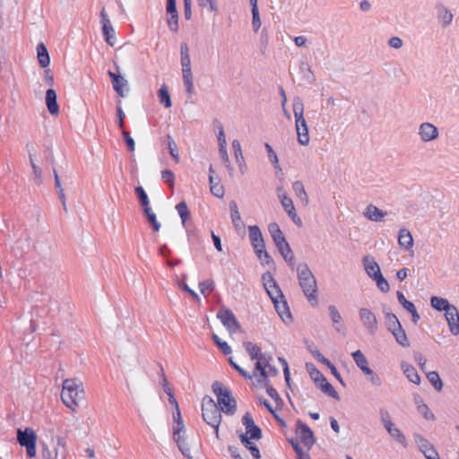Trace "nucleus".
<instances>
[{"label": "nucleus", "instance_id": "e2e57ef3", "mask_svg": "<svg viewBox=\"0 0 459 459\" xmlns=\"http://www.w3.org/2000/svg\"><path fill=\"white\" fill-rule=\"evenodd\" d=\"M403 308L405 310H407L411 315L412 322L414 324H417L420 321V316L419 313L417 312V309L412 302L406 305Z\"/></svg>", "mask_w": 459, "mask_h": 459}, {"label": "nucleus", "instance_id": "a211bd4d", "mask_svg": "<svg viewBox=\"0 0 459 459\" xmlns=\"http://www.w3.org/2000/svg\"><path fill=\"white\" fill-rule=\"evenodd\" d=\"M275 246L277 247L280 254L282 255L283 259L290 264V266H294V255L293 252L286 241L285 237L280 238L277 241H274Z\"/></svg>", "mask_w": 459, "mask_h": 459}, {"label": "nucleus", "instance_id": "37998d69", "mask_svg": "<svg viewBox=\"0 0 459 459\" xmlns=\"http://www.w3.org/2000/svg\"><path fill=\"white\" fill-rule=\"evenodd\" d=\"M427 378L437 391L442 390L443 383L437 371H430L427 373Z\"/></svg>", "mask_w": 459, "mask_h": 459}, {"label": "nucleus", "instance_id": "0e129e2a", "mask_svg": "<svg viewBox=\"0 0 459 459\" xmlns=\"http://www.w3.org/2000/svg\"><path fill=\"white\" fill-rule=\"evenodd\" d=\"M293 450L295 451L296 455H298L299 459H302L303 456H306L307 454L304 453L302 447L300 446L298 439H291L290 441Z\"/></svg>", "mask_w": 459, "mask_h": 459}, {"label": "nucleus", "instance_id": "13d9d810", "mask_svg": "<svg viewBox=\"0 0 459 459\" xmlns=\"http://www.w3.org/2000/svg\"><path fill=\"white\" fill-rule=\"evenodd\" d=\"M168 14L169 15L167 20L168 26L171 31L177 32L178 30V13Z\"/></svg>", "mask_w": 459, "mask_h": 459}, {"label": "nucleus", "instance_id": "6e6552de", "mask_svg": "<svg viewBox=\"0 0 459 459\" xmlns=\"http://www.w3.org/2000/svg\"><path fill=\"white\" fill-rule=\"evenodd\" d=\"M67 455L66 441L63 437H56V444L52 450L48 446L42 449L43 459H67Z\"/></svg>", "mask_w": 459, "mask_h": 459}, {"label": "nucleus", "instance_id": "774afa93", "mask_svg": "<svg viewBox=\"0 0 459 459\" xmlns=\"http://www.w3.org/2000/svg\"><path fill=\"white\" fill-rule=\"evenodd\" d=\"M211 192L217 198H222L224 195V188L219 183L211 186Z\"/></svg>", "mask_w": 459, "mask_h": 459}, {"label": "nucleus", "instance_id": "864d4df0", "mask_svg": "<svg viewBox=\"0 0 459 459\" xmlns=\"http://www.w3.org/2000/svg\"><path fill=\"white\" fill-rule=\"evenodd\" d=\"M212 338L225 355L231 353L232 351L230 346L226 342L221 341L217 334L213 333Z\"/></svg>", "mask_w": 459, "mask_h": 459}, {"label": "nucleus", "instance_id": "338daca9", "mask_svg": "<svg viewBox=\"0 0 459 459\" xmlns=\"http://www.w3.org/2000/svg\"><path fill=\"white\" fill-rule=\"evenodd\" d=\"M260 42L262 46V52L264 53L269 43L268 30L265 27L262 30Z\"/></svg>", "mask_w": 459, "mask_h": 459}, {"label": "nucleus", "instance_id": "0eeeda50", "mask_svg": "<svg viewBox=\"0 0 459 459\" xmlns=\"http://www.w3.org/2000/svg\"><path fill=\"white\" fill-rule=\"evenodd\" d=\"M17 441L22 446L26 447L29 457L31 458L36 455L37 436L32 429L26 428L24 430L18 429Z\"/></svg>", "mask_w": 459, "mask_h": 459}, {"label": "nucleus", "instance_id": "de8ad7c7", "mask_svg": "<svg viewBox=\"0 0 459 459\" xmlns=\"http://www.w3.org/2000/svg\"><path fill=\"white\" fill-rule=\"evenodd\" d=\"M293 191L296 196L301 201L307 200V193L305 191L304 185L301 181H296L292 185Z\"/></svg>", "mask_w": 459, "mask_h": 459}, {"label": "nucleus", "instance_id": "f257e3e1", "mask_svg": "<svg viewBox=\"0 0 459 459\" xmlns=\"http://www.w3.org/2000/svg\"><path fill=\"white\" fill-rule=\"evenodd\" d=\"M297 276L299 284L307 299V300L315 305L317 303V283L316 279L306 263L299 264L297 268Z\"/></svg>", "mask_w": 459, "mask_h": 459}, {"label": "nucleus", "instance_id": "603ef678", "mask_svg": "<svg viewBox=\"0 0 459 459\" xmlns=\"http://www.w3.org/2000/svg\"><path fill=\"white\" fill-rule=\"evenodd\" d=\"M376 281L377 288L384 293H386L390 290V286L386 279L383 276L382 273H379L378 276L373 279Z\"/></svg>", "mask_w": 459, "mask_h": 459}, {"label": "nucleus", "instance_id": "2eb2a0df", "mask_svg": "<svg viewBox=\"0 0 459 459\" xmlns=\"http://www.w3.org/2000/svg\"><path fill=\"white\" fill-rule=\"evenodd\" d=\"M108 75L111 79V83L114 91L120 96L125 97L126 91H128V82L123 76L116 74L110 70L108 71Z\"/></svg>", "mask_w": 459, "mask_h": 459}, {"label": "nucleus", "instance_id": "f8f14e48", "mask_svg": "<svg viewBox=\"0 0 459 459\" xmlns=\"http://www.w3.org/2000/svg\"><path fill=\"white\" fill-rule=\"evenodd\" d=\"M182 75L186 91L189 97L194 94L193 74L190 57L181 56Z\"/></svg>", "mask_w": 459, "mask_h": 459}, {"label": "nucleus", "instance_id": "7c9ffc66", "mask_svg": "<svg viewBox=\"0 0 459 459\" xmlns=\"http://www.w3.org/2000/svg\"><path fill=\"white\" fill-rule=\"evenodd\" d=\"M239 439L244 446L248 449L255 459H260L261 455L260 451L255 444H254L250 439V437H247L243 433L239 435Z\"/></svg>", "mask_w": 459, "mask_h": 459}, {"label": "nucleus", "instance_id": "aec40b11", "mask_svg": "<svg viewBox=\"0 0 459 459\" xmlns=\"http://www.w3.org/2000/svg\"><path fill=\"white\" fill-rule=\"evenodd\" d=\"M273 306H274V308H275L277 314L279 315V316L281 318V320L284 323L291 322V319H292L291 313L290 311V307L285 299V297L273 302Z\"/></svg>", "mask_w": 459, "mask_h": 459}, {"label": "nucleus", "instance_id": "4d7b16f0", "mask_svg": "<svg viewBox=\"0 0 459 459\" xmlns=\"http://www.w3.org/2000/svg\"><path fill=\"white\" fill-rule=\"evenodd\" d=\"M264 147L267 151V153H268V157H269V160L273 164L274 168L275 169H278L281 170V168H280V165H279V160H278V157H277V154L276 152L273 151V147L269 144V143H265L264 144Z\"/></svg>", "mask_w": 459, "mask_h": 459}, {"label": "nucleus", "instance_id": "6ab92c4d", "mask_svg": "<svg viewBox=\"0 0 459 459\" xmlns=\"http://www.w3.org/2000/svg\"><path fill=\"white\" fill-rule=\"evenodd\" d=\"M142 212L144 214L147 221L151 225L153 231L158 232L160 230V223L158 221L156 213L150 206V203H141Z\"/></svg>", "mask_w": 459, "mask_h": 459}, {"label": "nucleus", "instance_id": "8fccbe9b", "mask_svg": "<svg viewBox=\"0 0 459 459\" xmlns=\"http://www.w3.org/2000/svg\"><path fill=\"white\" fill-rule=\"evenodd\" d=\"M268 230L273 238V242L283 238V234L276 222H272L268 225Z\"/></svg>", "mask_w": 459, "mask_h": 459}, {"label": "nucleus", "instance_id": "09e8293b", "mask_svg": "<svg viewBox=\"0 0 459 459\" xmlns=\"http://www.w3.org/2000/svg\"><path fill=\"white\" fill-rule=\"evenodd\" d=\"M299 68L302 72H306L304 78L308 83L315 82L316 77L311 70L310 65L307 63L302 62Z\"/></svg>", "mask_w": 459, "mask_h": 459}, {"label": "nucleus", "instance_id": "79ce46f5", "mask_svg": "<svg viewBox=\"0 0 459 459\" xmlns=\"http://www.w3.org/2000/svg\"><path fill=\"white\" fill-rule=\"evenodd\" d=\"M328 311H329V315H330V317L333 321V323L335 325V329L337 331H340V326H342V317L341 316V314L339 313V311L337 310V308L333 306V305H330L328 307Z\"/></svg>", "mask_w": 459, "mask_h": 459}, {"label": "nucleus", "instance_id": "bb28decb", "mask_svg": "<svg viewBox=\"0 0 459 459\" xmlns=\"http://www.w3.org/2000/svg\"><path fill=\"white\" fill-rule=\"evenodd\" d=\"M437 17L440 20L443 27H447L451 24L454 15L453 13L443 4L437 6Z\"/></svg>", "mask_w": 459, "mask_h": 459}, {"label": "nucleus", "instance_id": "052dcab7", "mask_svg": "<svg viewBox=\"0 0 459 459\" xmlns=\"http://www.w3.org/2000/svg\"><path fill=\"white\" fill-rule=\"evenodd\" d=\"M418 411L428 420H435V415L426 403L418 406Z\"/></svg>", "mask_w": 459, "mask_h": 459}, {"label": "nucleus", "instance_id": "393cba45", "mask_svg": "<svg viewBox=\"0 0 459 459\" xmlns=\"http://www.w3.org/2000/svg\"><path fill=\"white\" fill-rule=\"evenodd\" d=\"M398 243L405 250H409L413 246V238L409 230L402 229L398 234Z\"/></svg>", "mask_w": 459, "mask_h": 459}, {"label": "nucleus", "instance_id": "2f4dec72", "mask_svg": "<svg viewBox=\"0 0 459 459\" xmlns=\"http://www.w3.org/2000/svg\"><path fill=\"white\" fill-rule=\"evenodd\" d=\"M38 60L41 67L46 68L50 64V57L46 46L40 43L37 47Z\"/></svg>", "mask_w": 459, "mask_h": 459}, {"label": "nucleus", "instance_id": "f3484780", "mask_svg": "<svg viewBox=\"0 0 459 459\" xmlns=\"http://www.w3.org/2000/svg\"><path fill=\"white\" fill-rule=\"evenodd\" d=\"M419 135L424 143L433 141L438 137L437 127L431 123H422L419 127Z\"/></svg>", "mask_w": 459, "mask_h": 459}, {"label": "nucleus", "instance_id": "72a5a7b5", "mask_svg": "<svg viewBox=\"0 0 459 459\" xmlns=\"http://www.w3.org/2000/svg\"><path fill=\"white\" fill-rule=\"evenodd\" d=\"M252 6V28L255 32H257L261 28V20L259 15V10L257 6V0H249Z\"/></svg>", "mask_w": 459, "mask_h": 459}, {"label": "nucleus", "instance_id": "a18cd8bd", "mask_svg": "<svg viewBox=\"0 0 459 459\" xmlns=\"http://www.w3.org/2000/svg\"><path fill=\"white\" fill-rule=\"evenodd\" d=\"M103 35L106 42L113 47L115 44V30L112 25H105L102 27Z\"/></svg>", "mask_w": 459, "mask_h": 459}, {"label": "nucleus", "instance_id": "cd10ccee", "mask_svg": "<svg viewBox=\"0 0 459 459\" xmlns=\"http://www.w3.org/2000/svg\"><path fill=\"white\" fill-rule=\"evenodd\" d=\"M401 368L409 381L417 385L420 384V377L413 366L406 362H403Z\"/></svg>", "mask_w": 459, "mask_h": 459}, {"label": "nucleus", "instance_id": "9d476101", "mask_svg": "<svg viewBox=\"0 0 459 459\" xmlns=\"http://www.w3.org/2000/svg\"><path fill=\"white\" fill-rule=\"evenodd\" d=\"M217 317L230 333H235L237 330L240 329L239 323L230 308L225 307H221L217 313Z\"/></svg>", "mask_w": 459, "mask_h": 459}, {"label": "nucleus", "instance_id": "bf43d9fd", "mask_svg": "<svg viewBox=\"0 0 459 459\" xmlns=\"http://www.w3.org/2000/svg\"><path fill=\"white\" fill-rule=\"evenodd\" d=\"M351 356L358 368H362L364 364H368V359L365 357V355L361 352V351L358 350L352 352Z\"/></svg>", "mask_w": 459, "mask_h": 459}, {"label": "nucleus", "instance_id": "412c9836", "mask_svg": "<svg viewBox=\"0 0 459 459\" xmlns=\"http://www.w3.org/2000/svg\"><path fill=\"white\" fill-rule=\"evenodd\" d=\"M362 263L364 269L369 278L374 279L378 276L379 273H382L378 264L373 257L366 255L363 257Z\"/></svg>", "mask_w": 459, "mask_h": 459}, {"label": "nucleus", "instance_id": "ea45409f", "mask_svg": "<svg viewBox=\"0 0 459 459\" xmlns=\"http://www.w3.org/2000/svg\"><path fill=\"white\" fill-rule=\"evenodd\" d=\"M159 98L160 102L164 105L165 108H168L171 107V99L166 84H162L159 90Z\"/></svg>", "mask_w": 459, "mask_h": 459}, {"label": "nucleus", "instance_id": "20e7f679", "mask_svg": "<svg viewBox=\"0 0 459 459\" xmlns=\"http://www.w3.org/2000/svg\"><path fill=\"white\" fill-rule=\"evenodd\" d=\"M221 411L214 400L205 395L202 401V417L204 420L215 429L216 437H219V427L221 421Z\"/></svg>", "mask_w": 459, "mask_h": 459}, {"label": "nucleus", "instance_id": "c9c22d12", "mask_svg": "<svg viewBox=\"0 0 459 459\" xmlns=\"http://www.w3.org/2000/svg\"><path fill=\"white\" fill-rule=\"evenodd\" d=\"M284 211L288 213V215L291 218L293 222L298 225H302L301 219L297 215L296 209L294 207V203H281Z\"/></svg>", "mask_w": 459, "mask_h": 459}, {"label": "nucleus", "instance_id": "c03bdc74", "mask_svg": "<svg viewBox=\"0 0 459 459\" xmlns=\"http://www.w3.org/2000/svg\"><path fill=\"white\" fill-rule=\"evenodd\" d=\"M176 414H174V421L175 426L173 429V433H183L185 434V426L181 417L179 408L176 409Z\"/></svg>", "mask_w": 459, "mask_h": 459}, {"label": "nucleus", "instance_id": "680f3d73", "mask_svg": "<svg viewBox=\"0 0 459 459\" xmlns=\"http://www.w3.org/2000/svg\"><path fill=\"white\" fill-rule=\"evenodd\" d=\"M219 153H220V156H221V159L223 164L226 166V168L229 170V172L230 174H232L233 168H232V166L230 165V158H229V155H228L227 148L219 149Z\"/></svg>", "mask_w": 459, "mask_h": 459}, {"label": "nucleus", "instance_id": "58836bf2", "mask_svg": "<svg viewBox=\"0 0 459 459\" xmlns=\"http://www.w3.org/2000/svg\"><path fill=\"white\" fill-rule=\"evenodd\" d=\"M176 210L181 218L182 226L186 228V221L189 219L190 216V212L186 205V203H178V204L176 205Z\"/></svg>", "mask_w": 459, "mask_h": 459}, {"label": "nucleus", "instance_id": "a19ab883", "mask_svg": "<svg viewBox=\"0 0 459 459\" xmlns=\"http://www.w3.org/2000/svg\"><path fill=\"white\" fill-rule=\"evenodd\" d=\"M306 368L309 373L310 377L317 385L320 381H325L324 375L314 366L312 363H307Z\"/></svg>", "mask_w": 459, "mask_h": 459}, {"label": "nucleus", "instance_id": "f704fd0d", "mask_svg": "<svg viewBox=\"0 0 459 459\" xmlns=\"http://www.w3.org/2000/svg\"><path fill=\"white\" fill-rule=\"evenodd\" d=\"M430 305L437 311H446L452 306L446 299L433 296L430 298Z\"/></svg>", "mask_w": 459, "mask_h": 459}, {"label": "nucleus", "instance_id": "dca6fc26", "mask_svg": "<svg viewBox=\"0 0 459 459\" xmlns=\"http://www.w3.org/2000/svg\"><path fill=\"white\" fill-rule=\"evenodd\" d=\"M445 316L449 327V331L453 335L459 334V311L454 305L446 309Z\"/></svg>", "mask_w": 459, "mask_h": 459}, {"label": "nucleus", "instance_id": "c756f323", "mask_svg": "<svg viewBox=\"0 0 459 459\" xmlns=\"http://www.w3.org/2000/svg\"><path fill=\"white\" fill-rule=\"evenodd\" d=\"M395 341L403 347L404 348H407L410 346V342H409V339L407 337V334L404 331V329L403 328L402 325L397 326L396 328L393 329L391 332H390Z\"/></svg>", "mask_w": 459, "mask_h": 459}, {"label": "nucleus", "instance_id": "3c124183", "mask_svg": "<svg viewBox=\"0 0 459 459\" xmlns=\"http://www.w3.org/2000/svg\"><path fill=\"white\" fill-rule=\"evenodd\" d=\"M385 323L389 332L401 325L400 321L394 314H387L386 318H385Z\"/></svg>", "mask_w": 459, "mask_h": 459}, {"label": "nucleus", "instance_id": "4468645a", "mask_svg": "<svg viewBox=\"0 0 459 459\" xmlns=\"http://www.w3.org/2000/svg\"><path fill=\"white\" fill-rule=\"evenodd\" d=\"M242 424L246 428V434L247 437L252 439H260L262 437V430L261 429L255 424V421L252 418V415L250 412L247 411L244 416L242 417Z\"/></svg>", "mask_w": 459, "mask_h": 459}, {"label": "nucleus", "instance_id": "1a4fd4ad", "mask_svg": "<svg viewBox=\"0 0 459 459\" xmlns=\"http://www.w3.org/2000/svg\"><path fill=\"white\" fill-rule=\"evenodd\" d=\"M263 285L273 303L284 297L281 288L270 273L262 275Z\"/></svg>", "mask_w": 459, "mask_h": 459}, {"label": "nucleus", "instance_id": "e433bc0d", "mask_svg": "<svg viewBox=\"0 0 459 459\" xmlns=\"http://www.w3.org/2000/svg\"><path fill=\"white\" fill-rule=\"evenodd\" d=\"M165 142L169 149V154L171 155L173 160L178 163L179 161V153L176 142L169 134L166 136Z\"/></svg>", "mask_w": 459, "mask_h": 459}, {"label": "nucleus", "instance_id": "a878e982", "mask_svg": "<svg viewBox=\"0 0 459 459\" xmlns=\"http://www.w3.org/2000/svg\"><path fill=\"white\" fill-rule=\"evenodd\" d=\"M385 430L397 443L401 444L405 448L407 447L408 443L405 436L394 423L387 427Z\"/></svg>", "mask_w": 459, "mask_h": 459}, {"label": "nucleus", "instance_id": "39448f33", "mask_svg": "<svg viewBox=\"0 0 459 459\" xmlns=\"http://www.w3.org/2000/svg\"><path fill=\"white\" fill-rule=\"evenodd\" d=\"M293 113L295 117V127L298 142L301 145H307L309 143V134L307 122L304 118V106L300 98H295L292 103Z\"/></svg>", "mask_w": 459, "mask_h": 459}, {"label": "nucleus", "instance_id": "5701e85b", "mask_svg": "<svg viewBox=\"0 0 459 459\" xmlns=\"http://www.w3.org/2000/svg\"><path fill=\"white\" fill-rule=\"evenodd\" d=\"M46 105L48 112L56 116L59 113V106L56 100V92L54 89H48L46 91Z\"/></svg>", "mask_w": 459, "mask_h": 459}, {"label": "nucleus", "instance_id": "69168bd1", "mask_svg": "<svg viewBox=\"0 0 459 459\" xmlns=\"http://www.w3.org/2000/svg\"><path fill=\"white\" fill-rule=\"evenodd\" d=\"M122 135H123L124 140L127 145L128 150L131 152H134L135 143H134V140L131 137L130 133L126 130H123Z\"/></svg>", "mask_w": 459, "mask_h": 459}, {"label": "nucleus", "instance_id": "c85d7f7f", "mask_svg": "<svg viewBox=\"0 0 459 459\" xmlns=\"http://www.w3.org/2000/svg\"><path fill=\"white\" fill-rule=\"evenodd\" d=\"M183 433H173V438L180 452L187 458H192L190 448L187 446Z\"/></svg>", "mask_w": 459, "mask_h": 459}, {"label": "nucleus", "instance_id": "f03ea898", "mask_svg": "<svg viewBox=\"0 0 459 459\" xmlns=\"http://www.w3.org/2000/svg\"><path fill=\"white\" fill-rule=\"evenodd\" d=\"M61 399L69 409L75 411V408L84 399L82 383L77 379H65L63 382Z\"/></svg>", "mask_w": 459, "mask_h": 459}, {"label": "nucleus", "instance_id": "7ed1b4c3", "mask_svg": "<svg viewBox=\"0 0 459 459\" xmlns=\"http://www.w3.org/2000/svg\"><path fill=\"white\" fill-rule=\"evenodd\" d=\"M212 389L217 397V405L221 411L227 415H233L237 410V402L231 391L220 381L213 382Z\"/></svg>", "mask_w": 459, "mask_h": 459}, {"label": "nucleus", "instance_id": "6e6d98bb", "mask_svg": "<svg viewBox=\"0 0 459 459\" xmlns=\"http://www.w3.org/2000/svg\"><path fill=\"white\" fill-rule=\"evenodd\" d=\"M379 419L384 428L386 429L393 424L389 411L385 408L379 409Z\"/></svg>", "mask_w": 459, "mask_h": 459}, {"label": "nucleus", "instance_id": "b1692460", "mask_svg": "<svg viewBox=\"0 0 459 459\" xmlns=\"http://www.w3.org/2000/svg\"><path fill=\"white\" fill-rule=\"evenodd\" d=\"M243 346L251 359H264L261 348L252 342H245Z\"/></svg>", "mask_w": 459, "mask_h": 459}, {"label": "nucleus", "instance_id": "9b49d317", "mask_svg": "<svg viewBox=\"0 0 459 459\" xmlns=\"http://www.w3.org/2000/svg\"><path fill=\"white\" fill-rule=\"evenodd\" d=\"M359 316L363 326L368 332L370 334H375L378 327V321L376 315L370 309L361 307L359 310Z\"/></svg>", "mask_w": 459, "mask_h": 459}, {"label": "nucleus", "instance_id": "423d86ee", "mask_svg": "<svg viewBox=\"0 0 459 459\" xmlns=\"http://www.w3.org/2000/svg\"><path fill=\"white\" fill-rule=\"evenodd\" d=\"M249 231V238L251 241V245L253 246V248L255 249V252L257 255V257L262 260L263 257L265 260L266 264H269L272 262V257L269 255L267 251L265 250V245L264 241L262 236V232L258 226H249L248 227Z\"/></svg>", "mask_w": 459, "mask_h": 459}, {"label": "nucleus", "instance_id": "4be33fe9", "mask_svg": "<svg viewBox=\"0 0 459 459\" xmlns=\"http://www.w3.org/2000/svg\"><path fill=\"white\" fill-rule=\"evenodd\" d=\"M387 214L386 212H384L378 209L377 206L373 204H368L366 210L363 212V215L369 221L379 222L382 221L385 216Z\"/></svg>", "mask_w": 459, "mask_h": 459}, {"label": "nucleus", "instance_id": "ddd939ff", "mask_svg": "<svg viewBox=\"0 0 459 459\" xmlns=\"http://www.w3.org/2000/svg\"><path fill=\"white\" fill-rule=\"evenodd\" d=\"M296 434L299 436L304 446H307L308 449H310L316 442L311 429L300 420L297 421Z\"/></svg>", "mask_w": 459, "mask_h": 459}, {"label": "nucleus", "instance_id": "5fc2aeb1", "mask_svg": "<svg viewBox=\"0 0 459 459\" xmlns=\"http://www.w3.org/2000/svg\"><path fill=\"white\" fill-rule=\"evenodd\" d=\"M229 363L230 366L236 369L243 377L246 379H252L254 377H257V373L254 372L253 375H250L245 369H243L239 365H238L232 358L229 359Z\"/></svg>", "mask_w": 459, "mask_h": 459}, {"label": "nucleus", "instance_id": "4c0bfd02", "mask_svg": "<svg viewBox=\"0 0 459 459\" xmlns=\"http://www.w3.org/2000/svg\"><path fill=\"white\" fill-rule=\"evenodd\" d=\"M317 385L321 389L322 392H324L330 397H333L337 400L340 398L336 390L333 388V386L330 383L327 382L325 377V381H320L319 384H317Z\"/></svg>", "mask_w": 459, "mask_h": 459}, {"label": "nucleus", "instance_id": "49530a36", "mask_svg": "<svg viewBox=\"0 0 459 459\" xmlns=\"http://www.w3.org/2000/svg\"><path fill=\"white\" fill-rule=\"evenodd\" d=\"M214 287L215 284L212 280H205L199 283L200 291L205 297L208 296L214 290Z\"/></svg>", "mask_w": 459, "mask_h": 459}, {"label": "nucleus", "instance_id": "473e14b6", "mask_svg": "<svg viewBox=\"0 0 459 459\" xmlns=\"http://www.w3.org/2000/svg\"><path fill=\"white\" fill-rule=\"evenodd\" d=\"M413 438L420 451L423 455L428 454L429 450L430 451V449L434 448V446L429 443V441L426 439L421 434L414 433Z\"/></svg>", "mask_w": 459, "mask_h": 459}]
</instances>
